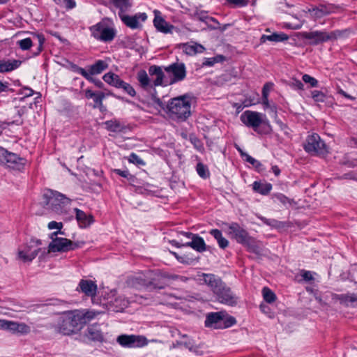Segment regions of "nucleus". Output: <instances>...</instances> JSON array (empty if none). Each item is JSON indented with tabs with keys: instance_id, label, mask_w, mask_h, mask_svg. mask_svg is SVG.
<instances>
[{
	"instance_id": "nucleus-9",
	"label": "nucleus",
	"mask_w": 357,
	"mask_h": 357,
	"mask_svg": "<svg viewBox=\"0 0 357 357\" xmlns=\"http://www.w3.org/2000/svg\"><path fill=\"white\" fill-rule=\"evenodd\" d=\"M90 30L94 38L103 42H110L116 36L114 29L106 26L101 22L90 27Z\"/></svg>"
},
{
	"instance_id": "nucleus-54",
	"label": "nucleus",
	"mask_w": 357,
	"mask_h": 357,
	"mask_svg": "<svg viewBox=\"0 0 357 357\" xmlns=\"http://www.w3.org/2000/svg\"><path fill=\"white\" fill-rule=\"evenodd\" d=\"M241 155L245 158V160L248 162H249L251 165H255L257 160L250 156L249 154L243 152L241 150L239 149Z\"/></svg>"
},
{
	"instance_id": "nucleus-23",
	"label": "nucleus",
	"mask_w": 357,
	"mask_h": 357,
	"mask_svg": "<svg viewBox=\"0 0 357 357\" xmlns=\"http://www.w3.org/2000/svg\"><path fill=\"white\" fill-rule=\"evenodd\" d=\"M137 79L139 82V86L145 91H149L155 87L149 78L147 73L144 70H140L137 74Z\"/></svg>"
},
{
	"instance_id": "nucleus-52",
	"label": "nucleus",
	"mask_w": 357,
	"mask_h": 357,
	"mask_svg": "<svg viewBox=\"0 0 357 357\" xmlns=\"http://www.w3.org/2000/svg\"><path fill=\"white\" fill-rule=\"evenodd\" d=\"M195 261V259L188 255H183L178 259V261L183 264H191Z\"/></svg>"
},
{
	"instance_id": "nucleus-27",
	"label": "nucleus",
	"mask_w": 357,
	"mask_h": 357,
	"mask_svg": "<svg viewBox=\"0 0 357 357\" xmlns=\"http://www.w3.org/2000/svg\"><path fill=\"white\" fill-rule=\"evenodd\" d=\"M104 124L108 131L113 132H126L128 127L116 119L106 121Z\"/></svg>"
},
{
	"instance_id": "nucleus-47",
	"label": "nucleus",
	"mask_w": 357,
	"mask_h": 357,
	"mask_svg": "<svg viewBox=\"0 0 357 357\" xmlns=\"http://www.w3.org/2000/svg\"><path fill=\"white\" fill-rule=\"evenodd\" d=\"M31 332V328L24 323H18L17 333L26 335Z\"/></svg>"
},
{
	"instance_id": "nucleus-22",
	"label": "nucleus",
	"mask_w": 357,
	"mask_h": 357,
	"mask_svg": "<svg viewBox=\"0 0 357 357\" xmlns=\"http://www.w3.org/2000/svg\"><path fill=\"white\" fill-rule=\"evenodd\" d=\"M149 74L151 77L155 76V79L153 80V85H155V87L158 86L167 85L164 84L165 74L160 66H158L155 65L151 66L149 68Z\"/></svg>"
},
{
	"instance_id": "nucleus-61",
	"label": "nucleus",
	"mask_w": 357,
	"mask_h": 357,
	"mask_svg": "<svg viewBox=\"0 0 357 357\" xmlns=\"http://www.w3.org/2000/svg\"><path fill=\"white\" fill-rule=\"evenodd\" d=\"M21 93L24 95V97H29L33 94V90L28 87H24L22 89Z\"/></svg>"
},
{
	"instance_id": "nucleus-37",
	"label": "nucleus",
	"mask_w": 357,
	"mask_h": 357,
	"mask_svg": "<svg viewBox=\"0 0 357 357\" xmlns=\"http://www.w3.org/2000/svg\"><path fill=\"white\" fill-rule=\"evenodd\" d=\"M113 4L119 9V13H124L131 6L129 0H113Z\"/></svg>"
},
{
	"instance_id": "nucleus-6",
	"label": "nucleus",
	"mask_w": 357,
	"mask_h": 357,
	"mask_svg": "<svg viewBox=\"0 0 357 357\" xmlns=\"http://www.w3.org/2000/svg\"><path fill=\"white\" fill-rule=\"evenodd\" d=\"M65 312L75 333L82 329L85 324L99 314V312L92 310H73Z\"/></svg>"
},
{
	"instance_id": "nucleus-40",
	"label": "nucleus",
	"mask_w": 357,
	"mask_h": 357,
	"mask_svg": "<svg viewBox=\"0 0 357 357\" xmlns=\"http://www.w3.org/2000/svg\"><path fill=\"white\" fill-rule=\"evenodd\" d=\"M236 323V319L232 316H228L224 312L222 315L220 329L227 328L234 326Z\"/></svg>"
},
{
	"instance_id": "nucleus-4",
	"label": "nucleus",
	"mask_w": 357,
	"mask_h": 357,
	"mask_svg": "<svg viewBox=\"0 0 357 357\" xmlns=\"http://www.w3.org/2000/svg\"><path fill=\"white\" fill-rule=\"evenodd\" d=\"M223 225L228 228L229 234L231 235L238 243L245 246L250 252L255 254L259 252L260 249L255 239L250 236L248 232L241 227L239 224L237 222H231L230 224L224 222Z\"/></svg>"
},
{
	"instance_id": "nucleus-63",
	"label": "nucleus",
	"mask_w": 357,
	"mask_h": 357,
	"mask_svg": "<svg viewBox=\"0 0 357 357\" xmlns=\"http://www.w3.org/2000/svg\"><path fill=\"white\" fill-rule=\"evenodd\" d=\"M127 179L134 186H135L138 183L137 178L135 176L132 175L131 174H129L128 176L127 177Z\"/></svg>"
},
{
	"instance_id": "nucleus-1",
	"label": "nucleus",
	"mask_w": 357,
	"mask_h": 357,
	"mask_svg": "<svg viewBox=\"0 0 357 357\" xmlns=\"http://www.w3.org/2000/svg\"><path fill=\"white\" fill-rule=\"evenodd\" d=\"M202 277L204 283L210 287L220 303L229 306L237 304L238 297L220 278L213 274L206 273H203Z\"/></svg>"
},
{
	"instance_id": "nucleus-12",
	"label": "nucleus",
	"mask_w": 357,
	"mask_h": 357,
	"mask_svg": "<svg viewBox=\"0 0 357 357\" xmlns=\"http://www.w3.org/2000/svg\"><path fill=\"white\" fill-rule=\"evenodd\" d=\"M42 245L40 239L31 238L30 242L25 246L24 249L18 252V255L24 261H31L38 255Z\"/></svg>"
},
{
	"instance_id": "nucleus-39",
	"label": "nucleus",
	"mask_w": 357,
	"mask_h": 357,
	"mask_svg": "<svg viewBox=\"0 0 357 357\" xmlns=\"http://www.w3.org/2000/svg\"><path fill=\"white\" fill-rule=\"evenodd\" d=\"M196 171L198 175L204 179L208 178L210 176V172L207 166L202 162L197 164Z\"/></svg>"
},
{
	"instance_id": "nucleus-42",
	"label": "nucleus",
	"mask_w": 357,
	"mask_h": 357,
	"mask_svg": "<svg viewBox=\"0 0 357 357\" xmlns=\"http://www.w3.org/2000/svg\"><path fill=\"white\" fill-rule=\"evenodd\" d=\"M296 278L299 282L303 281H310L312 280V273L309 271L301 270L300 273L298 274Z\"/></svg>"
},
{
	"instance_id": "nucleus-2",
	"label": "nucleus",
	"mask_w": 357,
	"mask_h": 357,
	"mask_svg": "<svg viewBox=\"0 0 357 357\" xmlns=\"http://www.w3.org/2000/svg\"><path fill=\"white\" fill-rule=\"evenodd\" d=\"M191 99L186 95L173 98L168 101L167 112L177 121H185L191 115Z\"/></svg>"
},
{
	"instance_id": "nucleus-33",
	"label": "nucleus",
	"mask_w": 357,
	"mask_h": 357,
	"mask_svg": "<svg viewBox=\"0 0 357 357\" xmlns=\"http://www.w3.org/2000/svg\"><path fill=\"white\" fill-rule=\"evenodd\" d=\"M209 234L217 241L218 245L222 249H225L229 245V241L222 236V231L218 229H213Z\"/></svg>"
},
{
	"instance_id": "nucleus-49",
	"label": "nucleus",
	"mask_w": 357,
	"mask_h": 357,
	"mask_svg": "<svg viewBox=\"0 0 357 357\" xmlns=\"http://www.w3.org/2000/svg\"><path fill=\"white\" fill-rule=\"evenodd\" d=\"M18 323L19 322L7 320L6 330L11 331L13 333H17Z\"/></svg>"
},
{
	"instance_id": "nucleus-55",
	"label": "nucleus",
	"mask_w": 357,
	"mask_h": 357,
	"mask_svg": "<svg viewBox=\"0 0 357 357\" xmlns=\"http://www.w3.org/2000/svg\"><path fill=\"white\" fill-rule=\"evenodd\" d=\"M311 137H312V135H308L307 143L304 144V149L308 153L312 152V142H310Z\"/></svg>"
},
{
	"instance_id": "nucleus-58",
	"label": "nucleus",
	"mask_w": 357,
	"mask_h": 357,
	"mask_svg": "<svg viewBox=\"0 0 357 357\" xmlns=\"http://www.w3.org/2000/svg\"><path fill=\"white\" fill-rule=\"evenodd\" d=\"M76 6V2L75 0H64L63 7L66 9H73Z\"/></svg>"
},
{
	"instance_id": "nucleus-21",
	"label": "nucleus",
	"mask_w": 357,
	"mask_h": 357,
	"mask_svg": "<svg viewBox=\"0 0 357 357\" xmlns=\"http://www.w3.org/2000/svg\"><path fill=\"white\" fill-rule=\"evenodd\" d=\"M85 337L93 342H102L104 337L98 325L89 326L86 332Z\"/></svg>"
},
{
	"instance_id": "nucleus-59",
	"label": "nucleus",
	"mask_w": 357,
	"mask_h": 357,
	"mask_svg": "<svg viewBox=\"0 0 357 357\" xmlns=\"http://www.w3.org/2000/svg\"><path fill=\"white\" fill-rule=\"evenodd\" d=\"M291 85L296 89H303V84L298 79H293L291 82Z\"/></svg>"
},
{
	"instance_id": "nucleus-36",
	"label": "nucleus",
	"mask_w": 357,
	"mask_h": 357,
	"mask_svg": "<svg viewBox=\"0 0 357 357\" xmlns=\"http://www.w3.org/2000/svg\"><path fill=\"white\" fill-rule=\"evenodd\" d=\"M264 224L268 225L273 228L282 229L287 226L286 222L278 221L275 219H268L265 217L260 218Z\"/></svg>"
},
{
	"instance_id": "nucleus-34",
	"label": "nucleus",
	"mask_w": 357,
	"mask_h": 357,
	"mask_svg": "<svg viewBox=\"0 0 357 357\" xmlns=\"http://www.w3.org/2000/svg\"><path fill=\"white\" fill-rule=\"evenodd\" d=\"M289 36L284 33H273L271 35H263L261 37V42L264 43L266 40L272 42H282L288 40Z\"/></svg>"
},
{
	"instance_id": "nucleus-28",
	"label": "nucleus",
	"mask_w": 357,
	"mask_h": 357,
	"mask_svg": "<svg viewBox=\"0 0 357 357\" xmlns=\"http://www.w3.org/2000/svg\"><path fill=\"white\" fill-rule=\"evenodd\" d=\"M328 153V147L320 137L314 133V155L324 156Z\"/></svg>"
},
{
	"instance_id": "nucleus-20",
	"label": "nucleus",
	"mask_w": 357,
	"mask_h": 357,
	"mask_svg": "<svg viewBox=\"0 0 357 357\" xmlns=\"http://www.w3.org/2000/svg\"><path fill=\"white\" fill-rule=\"evenodd\" d=\"M74 211L75 213V218L79 227L86 228L94 222V218L92 215L86 214L85 212L77 208H74Z\"/></svg>"
},
{
	"instance_id": "nucleus-17",
	"label": "nucleus",
	"mask_w": 357,
	"mask_h": 357,
	"mask_svg": "<svg viewBox=\"0 0 357 357\" xmlns=\"http://www.w3.org/2000/svg\"><path fill=\"white\" fill-rule=\"evenodd\" d=\"M172 245L176 246L177 248H180L181 246L190 247L199 252H203L206 250V245L204 238L199 236L198 234H197V236H195V238L191 241L183 244H180L178 242L173 241Z\"/></svg>"
},
{
	"instance_id": "nucleus-31",
	"label": "nucleus",
	"mask_w": 357,
	"mask_h": 357,
	"mask_svg": "<svg viewBox=\"0 0 357 357\" xmlns=\"http://www.w3.org/2000/svg\"><path fill=\"white\" fill-rule=\"evenodd\" d=\"M102 79L110 86L117 89H120L123 81L118 75L112 72L105 73L102 77Z\"/></svg>"
},
{
	"instance_id": "nucleus-26",
	"label": "nucleus",
	"mask_w": 357,
	"mask_h": 357,
	"mask_svg": "<svg viewBox=\"0 0 357 357\" xmlns=\"http://www.w3.org/2000/svg\"><path fill=\"white\" fill-rule=\"evenodd\" d=\"M314 102H317L320 108L330 106L332 104V98L326 93L314 90Z\"/></svg>"
},
{
	"instance_id": "nucleus-64",
	"label": "nucleus",
	"mask_w": 357,
	"mask_h": 357,
	"mask_svg": "<svg viewBox=\"0 0 357 357\" xmlns=\"http://www.w3.org/2000/svg\"><path fill=\"white\" fill-rule=\"evenodd\" d=\"M215 62L216 60L215 58H208L206 59V61L203 63V65L206 66H212Z\"/></svg>"
},
{
	"instance_id": "nucleus-38",
	"label": "nucleus",
	"mask_w": 357,
	"mask_h": 357,
	"mask_svg": "<svg viewBox=\"0 0 357 357\" xmlns=\"http://www.w3.org/2000/svg\"><path fill=\"white\" fill-rule=\"evenodd\" d=\"M264 300L268 303H273L276 300L275 294L268 287H264L262 289Z\"/></svg>"
},
{
	"instance_id": "nucleus-51",
	"label": "nucleus",
	"mask_w": 357,
	"mask_h": 357,
	"mask_svg": "<svg viewBox=\"0 0 357 357\" xmlns=\"http://www.w3.org/2000/svg\"><path fill=\"white\" fill-rule=\"evenodd\" d=\"M129 162L136 165H144L145 163L143 160L139 158L135 153H132L129 156Z\"/></svg>"
},
{
	"instance_id": "nucleus-10",
	"label": "nucleus",
	"mask_w": 357,
	"mask_h": 357,
	"mask_svg": "<svg viewBox=\"0 0 357 357\" xmlns=\"http://www.w3.org/2000/svg\"><path fill=\"white\" fill-rule=\"evenodd\" d=\"M165 72L169 75V84H174L185 79L186 68L183 63H173L165 67Z\"/></svg>"
},
{
	"instance_id": "nucleus-14",
	"label": "nucleus",
	"mask_w": 357,
	"mask_h": 357,
	"mask_svg": "<svg viewBox=\"0 0 357 357\" xmlns=\"http://www.w3.org/2000/svg\"><path fill=\"white\" fill-rule=\"evenodd\" d=\"M119 16L123 24L132 29H139L142 26L140 22H145L147 19L145 13H138L135 15L119 13Z\"/></svg>"
},
{
	"instance_id": "nucleus-53",
	"label": "nucleus",
	"mask_w": 357,
	"mask_h": 357,
	"mask_svg": "<svg viewBox=\"0 0 357 357\" xmlns=\"http://www.w3.org/2000/svg\"><path fill=\"white\" fill-rule=\"evenodd\" d=\"M273 84L271 82L266 83L262 88V98H268L269 92L272 89Z\"/></svg>"
},
{
	"instance_id": "nucleus-32",
	"label": "nucleus",
	"mask_w": 357,
	"mask_h": 357,
	"mask_svg": "<svg viewBox=\"0 0 357 357\" xmlns=\"http://www.w3.org/2000/svg\"><path fill=\"white\" fill-rule=\"evenodd\" d=\"M252 189L255 192L267 195L272 189V185L269 183H261L256 181L252 183Z\"/></svg>"
},
{
	"instance_id": "nucleus-11",
	"label": "nucleus",
	"mask_w": 357,
	"mask_h": 357,
	"mask_svg": "<svg viewBox=\"0 0 357 357\" xmlns=\"http://www.w3.org/2000/svg\"><path fill=\"white\" fill-rule=\"evenodd\" d=\"M116 342L126 348L142 347L147 344L146 338L144 336L126 334L119 335Z\"/></svg>"
},
{
	"instance_id": "nucleus-46",
	"label": "nucleus",
	"mask_w": 357,
	"mask_h": 357,
	"mask_svg": "<svg viewBox=\"0 0 357 357\" xmlns=\"http://www.w3.org/2000/svg\"><path fill=\"white\" fill-rule=\"evenodd\" d=\"M120 89H122L126 93L132 97H134L136 95V92L134 88L130 84L124 81H123Z\"/></svg>"
},
{
	"instance_id": "nucleus-19",
	"label": "nucleus",
	"mask_w": 357,
	"mask_h": 357,
	"mask_svg": "<svg viewBox=\"0 0 357 357\" xmlns=\"http://www.w3.org/2000/svg\"><path fill=\"white\" fill-rule=\"evenodd\" d=\"M224 312H211L206 315L205 326L214 329H220Z\"/></svg>"
},
{
	"instance_id": "nucleus-3",
	"label": "nucleus",
	"mask_w": 357,
	"mask_h": 357,
	"mask_svg": "<svg viewBox=\"0 0 357 357\" xmlns=\"http://www.w3.org/2000/svg\"><path fill=\"white\" fill-rule=\"evenodd\" d=\"M43 204L52 212L67 215L70 209V199L64 195L52 190H47L43 195Z\"/></svg>"
},
{
	"instance_id": "nucleus-62",
	"label": "nucleus",
	"mask_w": 357,
	"mask_h": 357,
	"mask_svg": "<svg viewBox=\"0 0 357 357\" xmlns=\"http://www.w3.org/2000/svg\"><path fill=\"white\" fill-rule=\"evenodd\" d=\"M344 301L346 303H351L357 302V296L354 294L347 295L345 296Z\"/></svg>"
},
{
	"instance_id": "nucleus-15",
	"label": "nucleus",
	"mask_w": 357,
	"mask_h": 357,
	"mask_svg": "<svg viewBox=\"0 0 357 357\" xmlns=\"http://www.w3.org/2000/svg\"><path fill=\"white\" fill-rule=\"evenodd\" d=\"M52 328L56 332L66 335L75 333L66 312H63L56 319L55 322L52 324Z\"/></svg>"
},
{
	"instance_id": "nucleus-7",
	"label": "nucleus",
	"mask_w": 357,
	"mask_h": 357,
	"mask_svg": "<svg viewBox=\"0 0 357 357\" xmlns=\"http://www.w3.org/2000/svg\"><path fill=\"white\" fill-rule=\"evenodd\" d=\"M58 234H62L57 231L52 234V242L49 244V252H68L81 248L84 242H73L66 238L56 237Z\"/></svg>"
},
{
	"instance_id": "nucleus-56",
	"label": "nucleus",
	"mask_w": 357,
	"mask_h": 357,
	"mask_svg": "<svg viewBox=\"0 0 357 357\" xmlns=\"http://www.w3.org/2000/svg\"><path fill=\"white\" fill-rule=\"evenodd\" d=\"M62 227H63V224L61 222H57L55 221H52V222H49V224H48V228L50 229H59V231H60L61 229L62 228Z\"/></svg>"
},
{
	"instance_id": "nucleus-35",
	"label": "nucleus",
	"mask_w": 357,
	"mask_h": 357,
	"mask_svg": "<svg viewBox=\"0 0 357 357\" xmlns=\"http://www.w3.org/2000/svg\"><path fill=\"white\" fill-rule=\"evenodd\" d=\"M183 52L188 55L195 54L203 52L205 48L199 44L189 45L188 43L183 45Z\"/></svg>"
},
{
	"instance_id": "nucleus-44",
	"label": "nucleus",
	"mask_w": 357,
	"mask_h": 357,
	"mask_svg": "<svg viewBox=\"0 0 357 357\" xmlns=\"http://www.w3.org/2000/svg\"><path fill=\"white\" fill-rule=\"evenodd\" d=\"M17 44L21 50H28L33 45V41L30 38H26L17 41Z\"/></svg>"
},
{
	"instance_id": "nucleus-41",
	"label": "nucleus",
	"mask_w": 357,
	"mask_h": 357,
	"mask_svg": "<svg viewBox=\"0 0 357 357\" xmlns=\"http://www.w3.org/2000/svg\"><path fill=\"white\" fill-rule=\"evenodd\" d=\"M331 38L330 36L324 31H314V44L327 41Z\"/></svg>"
},
{
	"instance_id": "nucleus-8",
	"label": "nucleus",
	"mask_w": 357,
	"mask_h": 357,
	"mask_svg": "<svg viewBox=\"0 0 357 357\" xmlns=\"http://www.w3.org/2000/svg\"><path fill=\"white\" fill-rule=\"evenodd\" d=\"M24 161L25 160L18 155L0 146V164L20 170L24 167Z\"/></svg>"
},
{
	"instance_id": "nucleus-50",
	"label": "nucleus",
	"mask_w": 357,
	"mask_h": 357,
	"mask_svg": "<svg viewBox=\"0 0 357 357\" xmlns=\"http://www.w3.org/2000/svg\"><path fill=\"white\" fill-rule=\"evenodd\" d=\"M25 107H22L17 109V116H19L18 119L14 120L11 122L8 123V124H15L17 126H22L23 124V121L20 119V117L24 114Z\"/></svg>"
},
{
	"instance_id": "nucleus-48",
	"label": "nucleus",
	"mask_w": 357,
	"mask_h": 357,
	"mask_svg": "<svg viewBox=\"0 0 357 357\" xmlns=\"http://www.w3.org/2000/svg\"><path fill=\"white\" fill-rule=\"evenodd\" d=\"M105 98V93L104 92H97L96 95L93 98L95 102L94 107L97 106H102L103 99Z\"/></svg>"
},
{
	"instance_id": "nucleus-29",
	"label": "nucleus",
	"mask_w": 357,
	"mask_h": 357,
	"mask_svg": "<svg viewBox=\"0 0 357 357\" xmlns=\"http://www.w3.org/2000/svg\"><path fill=\"white\" fill-rule=\"evenodd\" d=\"M108 68V64L103 60H98L93 65L89 66L88 74L90 76L99 75L104 70Z\"/></svg>"
},
{
	"instance_id": "nucleus-43",
	"label": "nucleus",
	"mask_w": 357,
	"mask_h": 357,
	"mask_svg": "<svg viewBox=\"0 0 357 357\" xmlns=\"http://www.w3.org/2000/svg\"><path fill=\"white\" fill-rule=\"evenodd\" d=\"M232 8H243L248 5L249 0H225Z\"/></svg>"
},
{
	"instance_id": "nucleus-16",
	"label": "nucleus",
	"mask_w": 357,
	"mask_h": 357,
	"mask_svg": "<svg viewBox=\"0 0 357 357\" xmlns=\"http://www.w3.org/2000/svg\"><path fill=\"white\" fill-rule=\"evenodd\" d=\"M127 284L129 287L135 289H141L143 287L149 289L148 270L129 277L127 280Z\"/></svg>"
},
{
	"instance_id": "nucleus-24",
	"label": "nucleus",
	"mask_w": 357,
	"mask_h": 357,
	"mask_svg": "<svg viewBox=\"0 0 357 357\" xmlns=\"http://www.w3.org/2000/svg\"><path fill=\"white\" fill-rule=\"evenodd\" d=\"M153 24L156 29L163 33H172L174 26L167 22L161 16L155 14Z\"/></svg>"
},
{
	"instance_id": "nucleus-13",
	"label": "nucleus",
	"mask_w": 357,
	"mask_h": 357,
	"mask_svg": "<svg viewBox=\"0 0 357 357\" xmlns=\"http://www.w3.org/2000/svg\"><path fill=\"white\" fill-rule=\"evenodd\" d=\"M262 114L250 110L245 111L240 116V119L246 126L257 130L262 123Z\"/></svg>"
},
{
	"instance_id": "nucleus-25",
	"label": "nucleus",
	"mask_w": 357,
	"mask_h": 357,
	"mask_svg": "<svg viewBox=\"0 0 357 357\" xmlns=\"http://www.w3.org/2000/svg\"><path fill=\"white\" fill-rule=\"evenodd\" d=\"M22 63L20 60L17 59H0V73H8L18 68Z\"/></svg>"
},
{
	"instance_id": "nucleus-5",
	"label": "nucleus",
	"mask_w": 357,
	"mask_h": 357,
	"mask_svg": "<svg viewBox=\"0 0 357 357\" xmlns=\"http://www.w3.org/2000/svg\"><path fill=\"white\" fill-rule=\"evenodd\" d=\"M149 287L150 289H162L168 285L169 282L172 280H187V278L178 275H170L165 272L157 270H148Z\"/></svg>"
},
{
	"instance_id": "nucleus-57",
	"label": "nucleus",
	"mask_w": 357,
	"mask_h": 357,
	"mask_svg": "<svg viewBox=\"0 0 357 357\" xmlns=\"http://www.w3.org/2000/svg\"><path fill=\"white\" fill-rule=\"evenodd\" d=\"M7 91H13V89L9 88V83L0 81V93Z\"/></svg>"
},
{
	"instance_id": "nucleus-30",
	"label": "nucleus",
	"mask_w": 357,
	"mask_h": 357,
	"mask_svg": "<svg viewBox=\"0 0 357 357\" xmlns=\"http://www.w3.org/2000/svg\"><path fill=\"white\" fill-rule=\"evenodd\" d=\"M75 71L78 74L83 76L86 80L89 82L93 83L96 86L100 89L104 88V84L102 82L98 79H96L92 76H90V74H88V72L83 68L79 67L77 66H75Z\"/></svg>"
},
{
	"instance_id": "nucleus-60",
	"label": "nucleus",
	"mask_w": 357,
	"mask_h": 357,
	"mask_svg": "<svg viewBox=\"0 0 357 357\" xmlns=\"http://www.w3.org/2000/svg\"><path fill=\"white\" fill-rule=\"evenodd\" d=\"M114 172L118 174L119 176L127 178L130 172L128 170H121L119 169H114Z\"/></svg>"
},
{
	"instance_id": "nucleus-18",
	"label": "nucleus",
	"mask_w": 357,
	"mask_h": 357,
	"mask_svg": "<svg viewBox=\"0 0 357 357\" xmlns=\"http://www.w3.org/2000/svg\"><path fill=\"white\" fill-rule=\"evenodd\" d=\"M97 284L92 280L82 279L77 287V291L84 294L86 296L93 297L96 294Z\"/></svg>"
},
{
	"instance_id": "nucleus-45",
	"label": "nucleus",
	"mask_w": 357,
	"mask_h": 357,
	"mask_svg": "<svg viewBox=\"0 0 357 357\" xmlns=\"http://www.w3.org/2000/svg\"><path fill=\"white\" fill-rule=\"evenodd\" d=\"M34 38L37 40L38 42L37 52L35 53V54L38 55L43 50V47L45 39L44 36L40 33L35 34Z\"/></svg>"
}]
</instances>
